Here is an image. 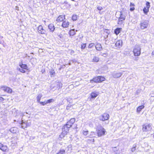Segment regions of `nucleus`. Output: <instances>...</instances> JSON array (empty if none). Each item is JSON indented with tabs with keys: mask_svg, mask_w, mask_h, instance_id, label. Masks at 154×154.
Here are the masks:
<instances>
[{
	"mask_svg": "<svg viewBox=\"0 0 154 154\" xmlns=\"http://www.w3.org/2000/svg\"><path fill=\"white\" fill-rule=\"evenodd\" d=\"M48 26L49 29L50 30L51 32H53L54 31L55 27L53 24H50Z\"/></svg>",
	"mask_w": 154,
	"mask_h": 154,
	"instance_id": "21",
	"label": "nucleus"
},
{
	"mask_svg": "<svg viewBox=\"0 0 154 154\" xmlns=\"http://www.w3.org/2000/svg\"><path fill=\"white\" fill-rule=\"evenodd\" d=\"M9 131L12 133H16L18 131V128L16 127H13L10 128Z\"/></svg>",
	"mask_w": 154,
	"mask_h": 154,
	"instance_id": "20",
	"label": "nucleus"
},
{
	"mask_svg": "<svg viewBox=\"0 0 154 154\" xmlns=\"http://www.w3.org/2000/svg\"><path fill=\"white\" fill-rule=\"evenodd\" d=\"M95 133L94 132H91L90 134V136L92 137H95Z\"/></svg>",
	"mask_w": 154,
	"mask_h": 154,
	"instance_id": "44",
	"label": "nucleus"
},
{
	"mask_svg": "<svg viewBox=\"0 0 154 154\" xmlns=\"http://www.w3.org/2000/svg\"><path fill=\"white\" fill-rule=\"evenodd\" d=\"M8 147L6 146H3V145L2 146V148L1 149L3 151H5L7 149Z\"/></svg>",
	"mask_w": 154,
	"mask_h": 154,
	"instance_id": "28",
	"label": "nucleus"
},
{
	"mask_svg": "<svg viewBox=\"0 0 154 154\" xmlns=\"http://www.w3.org/2000/svg\"><path fill=\"white\" fill-rule=\"evenodd\" d=\"M3 144H2L1 143H0V149L2 148V146Z\"/></svg>",
	"mask_w": 154,
	"mask_h": 154,
	"instance_id": "52",
	"label": "nucleus"
},
{
	"mask_svg": "<svg viewBox=\"0 0 154 154\" xmlns=\"http://www.w3.org/2000/svg\"><path fill=\"white\" fill-rule=\"evenodd\" d=\"M99 94V92H92L91 94V98H95L97 97Z\"/></svg>",
	"mask_w": 154,
	"mask_h": 154,
	"instance_id": "18",
	"label": "nucleus"
},
{
	"mask_svg": "<svg viewBox=\"0 0 154 154\" xmlns=\"http://www.w3.org/2000/svg\"><path fill=\"white\" fill-rule=\"evenodd\" d=\"M68 64L69 65H71V63L70 62H69V63H68Z\"/></svg>",
	"mask_w": 154,
	"mask_h": 154,
	"instance_id": "56",
	"label": "nucleus"
},
{
	"mask_svg": "<svg viewBox=\"0 0 154 154\" xmlns=\"http://www.w3.org/2000/svg\"><path fill=\"white\" fill-rule=\"evenodd\" d=\"M72 149V145H69L68 146H67L65 149H64V151H65V152L68 153L71 152Z\"/></svg>",
	"mask_w": 154,
	"mask_h": 154,
	"instance_id": "14",
	"label": "nucleus"
},
{
	"mask_svg": "<svg viewBox=\"0 0 154 154\" xmlns=\"http://www.w3.org/2000/svg\"><path fill=\"white\" fill-rule=\"evenodd\" d=\"M134 4L131 2L130 10L131 11H133L134 10Z\"/></svg>",
	"mask_w": 154,
	"mask_h": 154,
	"instance_id": "27",
	"label": "nucleus"
},
{
	"mask_svg": "<svg viewBox=\"0 0 154 154\" xmlns=\"http://www.w3.org/2000/svg\"><path fill=\"white\" fill-rule=\"evenodd\" d=\"M152 55L154 56V50L152 52Z\"/></svg>",
	"mask_w": 154,
	"mask_h": 154,
	"instance_id": "54",
	"label": "nucleus"
},
{
	"mask_svg": "<svg viewBox=\"0 0 154 154\" xmlns=\"http://www.w3.org/2000/svg\"><path fill=\"white\" fill-rule=\"evenodd\" d=\"M99 58L96 57H94L92 60V61L94 62H97L99 61Z\"/></svg>",
	"mask_w": 154,
	"mask_h": 154,
	"instance_id": "30",
	"label": "nucleus"
},
{
	"mask_svg": "<svg viewBox=\"0 0 154 154\" xmlns=\"http://www.w3.org/2000/svg\"><path fill=\"white\" fill-rule=\"evenodd\" d=\"M74 53V51H73V50H72V51H71L70 53H71V54H73Z\"/></svg>",
	"mask_w": 154,
	"mask_h": 154,
	"instance_id": "50",
	"label": "nucleus"
},
{
	"mask_svg": "<svg viewBox=\"0 0 154 154\" xmlns=\"http://www.w3.org/2000/svg\"><path fill=\"white\" fill-rule=\"evenodd\" d=\"M0 102H2L4 100V99L2 97H0Z\"/></svg>",
	"mask_w": 154,
	"mask_h": 154,
	"instance_id": "47",
	"label": "nucleus"
},
{
	"mask_svg": "<svg viewBox=\"0 0 154 154\" xmlns=\"http://www.w3.org/2000/svg\"><path fill=\"white\" fill-rule=\"evenodd\" d=\"M105 79V78L102 76H98L92 79L91 80L90 82L91 83L100 82L104 81Z\"/></svg>",
	"mask_w": 154,
	"mask_h": 154,
	"instance_id": "2",
	"label": "nucleus"
},
{
	"mask_svg": "<svg viewBox=\"0 0 154 154\" xmlns=\"http://www.w3.org/2000/svg\"><path fill=\"white\" fill-rule=\"evenodd\" d=\"M69 25V23L68 20H64L62 25V26L63 28L68 27Z\"/></svg>",
	"mask_w": 154,
	"mask_h": 154,
	"instance_id": "17",
	"label": "nucleus"
},
{
	"mask_svg": "<svg viewBox=\"0 0 154 154\" xmlns=\"http://www.w3.org/2000/svg\"><path fill=\"white\" fill-rule=\"evenodd\" d=\"M150 7V3L148 2H147L146 3V7H145V8L148 9L149 10V9Z\"/></svg>",
	"mask_w": 154,
	"mask_h": 154,
	"instance_id": "34",
	"label": "nucleus"
},
{
	"mask_svg": "<svg viewBox=\"0 0 154 154\" xmlns=\"http://www.w3.org/2000/svg\"><path fill=\"white\" fill-rule=\"evenodd\" d=\"M78 17V16L76 15H73L72 17V20L74 21H75L77 20Z\"/></svg>",
	"mask_w": 154,
	"mask_h": 154,
	"instance_id": "33",
	"label": "nucleus"
},
{
	"mask_svg": "<svg viewBox=\"0 0 154 154\" xmlns=\"http://www.w3.org/2000/svg\"><path fill=\"white\" fill-rule=\"evenodd\" d=\"M88 130H83L82 133L84 135L86 136L88 134Z\"/></svg>",
	"mask_w": 154,
	"mask_h": 154,
	"instance_id": "40",
	"label": "nucleus"
},
{
	"mask_svg": "<svg viewBox=\"0 0 154 154\" xmlns=\"http://www.w3.org/2000/svg\"><path fill=\"white\" fill-rule=\"evenodd\" d=\"M152 125L151 124H145L142 126V130L144 132H147L149 133L151 131L152 128Z\"/></svg>",
	"mask_w": 154,
	"mask_h": 154,
	"instance_id": "1",
	"label": "nucleus"
},
{
	"mask_svg": "<svg viewBox=\"0 0 154 154\" xmlns=\"http://www.w3.org/2000/svg\"><path fill=\"white\" fill-rule=\"evenodd\" d=\"M100 120L104 121L108 120L109 118V115L108 113H104L100 116Z\"/></svg>",
	"mask_w": 154,
	"mask_h": 154,
	"instance_id": "8",
	"label": "nucleus"
},
{
	"mask_svg": "<svg viewBox=\"0 0 154 154\" xmlns=\"http://www.w3.org/2000/svg\"><path fill=\"white\" fill-rule=\"evenodd\" d=\"M16 10H18V7L16 6Z\"/></svg>",
	"mask_w": 154,
	"mask_h": 154,
	"instance_id": "55",
	"label": "nucleus"
},
{
	"mask_svg": "<svg viewBox=\"0 0 154 154\" xmlns=\"http://www.w3.org/2000/svg\"><path fill=\"white\" fill-rule=\"evenodd\" d=\"M49 73L51 77H54L55 74V72L54 69H52L49 71Z\"/></svg>",
	"mask_w": 154,
	"mask_h": 154,
	"instance_id": "25",
	"label": "nucleus"
},
{
	"mask_svg": "<svg viewBox=\"0 0 154 154\" xmlns=\"http://www.w3.org/2000/svg\"><path fill=\"white\" fill-rule=\"evenodd\" d=\"M97 9L99 11H101L103 9V8L101 6H98L97 7Z\"/></svg>",
	"mask_w": 154,
	"mask_h": 154,
	"instance_id": "45",
	"label": "nucleus"
},
{
	"mask_svg": "<svg viewBox=\"0 0 154 154\" xmlns=\"http://www.w3.org/2000/svg\"><path fill=\"white\" fill-rule=\"evenodd\" d=\"M149 24V21L147 20H143L140 22V28L142 29H143L147 28Z\"/></svg>",
	"mask_w": 154,
	"mask_h": 154,
	"instance_id": "6",
	"label": "nucleus"
},
{
	"mask_svg": "<svg viewBox=\"0 0 154 154\" xmlns=\"http://www.w3.org/2000/svg\"><path fill=\"white\" fill-rule=\"evenodd\" d=\"M55 85H56V86H53V85L51 86V87H52V89L54 88V89H57L58 90L62 87V84L60 82H56Z\"/></svg>",
	"mask_w": 154,
	"mask_h": 154,
	"instance_id": "11",
	"label": "nucleus"
},
{
	"mask_svg": "<svg viewBox=\"0 0 154 154\" xmlns=\"http://www.w3.org/2000/svg\"><path fill=\"white\" fill-rule=\"evenodd\" d=\"M19 66L21 68L23 69H27L28 67L27 65L25 64H23L21 63H20Z\"/></svg>",
	"mask_w": 154,
	"mask_h": 154,
	"instance_id": "22",
	"label": "nucleus"
},
{
	"mask_svg": "<svg viewBox=\"0 0 154 154\" xmlns=\"http://www.w3.org/2000/svg\"><path fill=\"white\" fill-rule=\"evenodd\" d=\"M136 145H135L134 144L133 145V147L131 148V151L132 152H134L136 150Z\"/></svg>",
	"mask_w": 154,
	"mask_h": 154,
	"instance_id": "38",
	"label": "nucleus"
},
{
	"mask_svg": "<svg viewBox=\"0 0 154 154\" xmlns=\"http://www.w3.org/2000/svg\"><path fill=\"white\" fill-rule=\"evenodd\" d=\"M55 100L54 99H51L48 100L46 101V103L47 104L50 103L52 102H53L55 101Z\"/></svg>",
	"mask_w": 154,
	"mask_h": 154,
	"instance_id": "31",
	"label": "nucleus"
},
{
	"mask_svg": "<svg viewBox=\"0 0 154 154\" xmlns=\"http://www.w3.org/2000/svg\"><path fill=\"white\" fill-rule=\"evenodd\" d=\"M119 15L118 24H121L122 23V21L125 20L126 16L123 14L122 11L120 12Z\"/></svg>",
	"mask_w": 154,
	"mask_h": 154,
	"instance_id": "7",
	"label": "nucleus"
},
{
	"mask_svg": "<svg viewBox=\"0 0 154 154\" xmlns=\"http://www.w3.org/2000/svg\"><path fill=\"white\" fill-rule=\"evenodd\" d=\"M46 102H47L46 101H44V102H41V101H40V102H39V103H40V104H41L42 105L44 106L45 105L47 104V103H46Z\"/></svg>",
	"mask_w": 154,
	"mask_h": 154,
	"instance_id": "42",
	"label": "nucleus"
},
{
	"mask_svg": "<svg viewBox=\"0 0 154 154\" xmlns=\"http://www.w3.org/2000/svg\"><path fill=\"white\" fill-rule=\"evenodd\" d=\"M42 94H39L38 95L37 97V100L38 103H39L40 102V100L42 97Z\"/></svg>",
	"mask_w": 154,
	"mask_h": 154,
	"instance_id": "26",
	"label": "nucleus"
},
{
	"mask_svg": "<svg viewBox=\"0 0 154 154\" xmlns=\"http://www.w3.org/2000/svg\"><path fill=\"white\" fill-rule=\"evenodd\" d=\"M144 107V106L143 105L139 106L137 108V112L138 113H140L141 110L143 109Z\"/></svg>",
	"mask_w": 154,
	"mask_h": 154,
	"instance_id": "23",
	"label": "nucleus"
},
{
	"mask_svg": "<svg viewBox=\"0 0 154 154\" xmlns=\"http://www.w3.org/2000/svg\"><path fill=\"white\" fill-rule=\"evenodd\" d=\"M65 153L64 149L62 148L60 149L59 152L57 154H65Z\"/></svg>",
	"mask_w": 154,
	"mask_h": 154,
	"instance_id": "32",
	"label": "nucleus"
},
{
	"mask_svg": "<svg viewBox=\"0 0 154 154\" xmlns=\"http://www.w3.org/2000/svg\"><path fill=\"white\" fill-rule=\"evenodd\" d=\"M94 45V43H91L88 46V48H91L93 47Z\"/></svg>",
	"mask_w": 154,
	"mask_h": 154,
	"instance_id": "41",
	"label": "nucleus"
},
{
	"mask_svg": "<svg viewBox=\"0 0 154 154\" xmlns=\"http://www.w3.org/2000/svg\"><path fill=\"white\" fill-rule=\"evenodd\" d=\"M99 13H100V14H101L100 13V12H99Z\"/></svg>",
	"mask_w": 154,
	"mask_h": 154,
	"instance_id": "58",
	"label": "nucleus"
},
{
	"mask_svg": "<svg viewBox=\"0 0 154 154\" xmlns=\"http://www.w3.org/2000/svg\"><path fill=\"white\" fill-rule=\"evenodd\" d=\"M65 19V15H60L56 19V21L58 22L63 21V20Z\"/></svg>",
	"mask_w": 154,
	"mask_h": 154,
	"instance_id": "16",
	"label": "nucleus"
},
{
	"mask_svg": "<svg viewBox=\"0 0 154 154\" xmlns=\"http://www.w3.org/2000/svg\"><path fill=\"white\" fill-rule=\"evenodd\" d=\"M70 128L66 124L64 125L62 128V134L60 135V137H64L65 135L67 134Z\"/></svg>",
	"mask_w": 154,
	"mask_h": 154,
	"instance_id": "3",
	"label": "nucleus"
},
{
	"mask_svg": "<svg viewBox=\"0 0 154 154\" xmlns=\"http://www.w3.org/2000/svg\"><path fill=\"white\" fill-rule=\"evenodd\" d=\"M97 131L99 137H100L102 135H104L106 132L104 128L101 125L97 127Z\"/></svg>",
	"mask_w": 154,
	"mask_h": 154,
	"instance_id": "4",
	"label": "nucleus"
},
{
	"mask_svg": "<svg viewBox=\"0 0 154 154\" xmlns=\"http://www.w3.org/2000/svg\"><path fill=\"white\" fill-rule=\"evenodd\" d=\"M86 46V44L82 43L81 45V48L82 49H84Z\"/></svg>",
	"mask_w": 154,
	"mask_h": 154,
	"instance_id": "39",
	"label": "nucleus"
},
{
	"mask_svg": "<svg viewBox=\"0 0 154 154\" xmlns=\"http://www.w3.org/2000/svg\"><path fill=\"white\" fill-rule=\"evenodd\" d=\"M71 106V105H68L67 106L66 109H67L68 110L69 109V108H68V107H70Z\"/></svg>",
	"mask_w": 154,
	"mask_h": 154,
	"instance_id": "49",
	"label": "nucleus"
},
{
	"mask_svg": "<svg viewBox=\"0 0 154 154\" xmlns=\"http://www.w3.org/2000/svg\"><path fill=\"white\" fill-rule=\"evenodd\" d=\"M38 32L39 33L42 34H45V31L44 30L42 25H39L38 28Z\"/></svg>",
	"mask_w": 154,
	"mask_h": 154,
	"instance_id": "13",
	"label": "nucleus"
},
{
	"mask_svg": "<svg viewBox=\"0 0 154 154\" xmlns=\"http://www.w3.org/2000/svg\"><path fill=\"white\" fill-rule=\"evenodd\" d=\"M1 89L5 92L10 93H11L12 91V90L11 88L6 86H2L1 87Z\"/></svg>",
	"mask_w": 154,
	"mask_h": 154,
	"instance_id": "12",
	"label": "nucleus"
},
{
	"mask_svg": "<svg viewBox=\"0 0 154 154\" xmlns=\"http://www.w3.org/2000/svg\"><path fill=\"white\" fill-rule=\"evenodd\" d=\"M133 52L135 56H139L141 54V48L140 45H136L134 49Z\"/></svg>",
	"mask_w": 154,
	"mask_h": 154,
	"instance_id": "5",
	"label": "nucleus"
},
{
	"mask_svg": "<svg viewBox=\"0 0 154 154\" xmlns=\"http://www.w3.org/2000/svg\"><path fill=\"white\" fill-rule=\"evenodd\" d=\"M122 45V41L121 40H117L115 44V48L116 49H118L121 48Z\"/></svg>",
	"mask_w": 154,
	"mask_h": 154,
	"instance_id": "10",
	"label": "nucleus"
},
{
	"mask_svg": "<svg viewBox=\"0 0 154 154\" xmlns=\"http://www.w3.org/2000/svg\"><path fill=\"white\" fill-rule=\"evenodd\" d=\"M23 69H22V68H17V69L19 71H20L22 73H25L26 72L25 70Z\"/></svg>",
	"mask_w": 154,
	"mask_h": 154,
	"instance_id": "35",
	"label": "nucleus"
},
{
	"mask_svg": "<svg viewBox=\"0 0 154 154\" xmlns=\"http://www.w3.org/2000/svg\"><path fill=\"white\" fill-rule=\"evenodd\" d=\"M71 61L73 63H75L77 62V60L75 59H73Z\"/></svg>",
	"mask_w": 154,
	"mask_h": 154,
	"instance_id": "48",
	"label": "nucleus"
},
{
	"mask_svg": "<svg viewBox=\"0 0 154 154\" xmlns=\"http://www.w3.org/2000/svg\"><path fill=\"white\" fill-rule=\"evenodd\" d=\"M21 128L24 129L27 127L31 125V123L30 122H28V121L26 122V121L23 122L22 120L21 121Z\"/></svg>",
	"mask_w": 154,
	"mask_h": 154,
	"instance_id": "9",
	"label": "nucleus"
},
{
	"mask_svg": "<svg viewBox=\"0 0 154 154\" xmlns=\"http://www.w3.org/2000/svg\"><path fill=\"white\" fill-rule=\"evenodd\" d=\"M96 49L98 51H100L102 50V48L100 44L97 43L95 46Z\"/></svg>",
	"mask_w": 154,
	"mask_h": 154,
	"instance_id": "19",
	"label": "nucleus"
},
{
	"mask_svg": "<svg viewBox=\"0 0 154 154\" xmlns=\"http://www.w3.org/2000/svg\"><path fill=\"white\" fill-rule=\"evenodd\" d=\"M106 34H107V35H106V36H104V39H106V38H107L108 37V35L109 34V33L107 32H106Z\"/></svg>",
	"mask_w": 154,
	"mask_h": 154,
	"instance_id": "46",
	"label": "nucleus"
},
{
	"mask_svg": "<svg viewBox=\"0 0 154 154\" xmlns=\"http://www.w3.org/2000/svg\"><path fill=\"white\" fill-rule=\"evenodd\" d=\"M149 10L148 9L146 8H144L143 9V13L145 14H147L148 12L149 11Z\"/></svg>",
	"mask_w": 154,
	"mask_h": 154,
	"instance_id": "36",
	"label": "nucleus"
},
{
	"mask_svg": "<svg viewBox=\"0 0 154 154\" xmlns=\"http://www.w3.org/2000/svg\"><path fill=\"white\" fill-rule=\"evenodd\" d=\"M94 139H92V142H94Z\"/></svg>",
	"mask_w": 154,
	"mask_h": 154,
	"instance_id": "57",
	"label": "nucleus"
},
{
	"mask_svg": "<svg viewBox=\"0 0 154 154\" xmlns=\"http://www.w3.org/2000/svg\"><path fill=\"white\" fill-rule=\"evenodd\" d=\"M69 121L72 124H73L75 122V119L74 118H72Z\"/></svg>",
	"mask_w": 154,
	"mask_h": 154,
	"instance_id": "37",
	"label": "nucleus"
},
{
	"mask_svg": "<svg viewBox=\"0 0 154 154\" xmlns=\"http://www.w3.org/2000/svg\"><path fill=\"white\" fill-rule=\"evenodd\" d=\"M104 40H105V44H107V40H106V39H104Z\"/></svg>",
	"mask_w": 154,
	"mask_h": 154,
	"instance_id": "53",
	"label": "nucleus"
},
{
	"mask_svg": "<svg viewBox=\"0 0 154 154\" xmlns=\"http://www.w3.org/2000/svg\"><path fill=\"white\" fill-rule=\"evenodd\" d=\"M65 67V65H63V66H62L61 67V68H60V69H59V70H61V69L62 68H64Z\"/></svg>",
	"mask_w": 154,
	"mask_h": 154,
	"instance_id": "51",
	"label": "nucleus"
},
{
	"mask_svg": "<svg viewBox=\"0 0 154 154\" xmlns=\"http://www.w3.org/2000/svg\"><path fill=\"white\" fill-rule=\"evenodd\" d=\"M121 30V28H118L114 30V32L115 34L117 35L120 32Z\"/></svg>",
	"mask_w": 154,
	"mask_h": 154,
	"instance_id": "24",
	"label": "nucleus"
},
{
	"mask_svg": "<svg viewBox=\"0 0 154 154\" xmlns=\"http://www.w3.org/2000/svg\"><path fill=\"white\" fill-rule=\"evenodd\" d=\"M122 74V72H114L112 74V76L114 78H118L121 77Z\"/></svg>",
	"mask_w": 154,
	"mask_h": 154,
	"instance_id": "15",
	"label": "nucleus"
},
{
	"mask_svg": "<svg viewBox=\"0 0 154 154\" xmlns=\"http://www.w3.org/2000/svg\"><path fill=\"white\" fill-rule=\"evenodd\" d=\"M69 34L70 35H74L75 34L74 29H71L69 31Z\"/></svg>",
	"mask_w": 154,
	"mask_h": 154,
	"instance_id": "29",
	"label": "nucleus"
},
{
	"mask_svg": "<svg viewBox=\"0 0 154 154\" xmlns=\"http://www.w3.org/2000/svg\"><path fill=\"white\" fill-rule=\"evenodd\" d=\"M66 124L69 128H71L72 127V125H73V124H71V123L69 121L67 122V123Z\"/></svg>",
	"mask_w": 154,
	"mask_h": 154,
	"instance_id": "43",
	"label": "nucleus"
}]
</instances>
